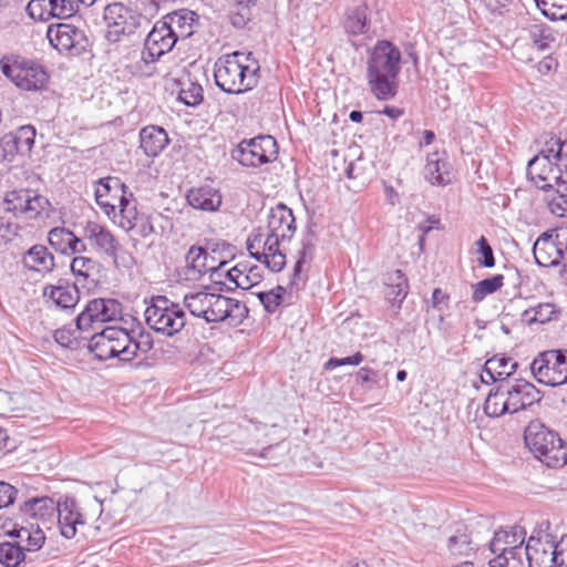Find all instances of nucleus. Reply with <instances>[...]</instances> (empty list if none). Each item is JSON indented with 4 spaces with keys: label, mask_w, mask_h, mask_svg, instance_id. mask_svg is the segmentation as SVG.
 Here are the masks:
<instances>
[{
    "label": "nucleus",
    "mask_w": 567,
    "mask_h": 567,
    "mask_svg": "<svg viewBox=\"0 0 567 567\" xmlns=\"http://www.w3.org/2000/svg\"><path fill=\"white\" fill-rule=\"evenodd\" d=\"M111 331L112 327L103 328L101 331H94L89 339L87 348L99 361L113 359L115 354V348L112 347Z\"/></svg>",
    "instance_id": "nucleus-34"
},
{
    "label": "nucleus",
    "mask_w": 567,
    "mask_h": 567,
    "mask_svg": "<svg viewBox=\"0 0 567 567\" xmlns=\"http://www.w3.org/2000/svg\"><path fill=\"white\" fill-rule=\"evenodd\" d=\"M530 371L538 383L548 386L567 383V350H547L538 353L530 363Z\"/></svg>",
    "instance_id": "nucleus-11"
},
{
    "label": "nucleus",
    "mask_w": 567,
    "mask_h": 567,
    "mask_svg": "<svg viewBox=\"0 0 567 567\" xmlns=\"http://www.w3.org/2000/svg\"><path fill=\"white\" fill-rule=\"evenodd\" d=\"M125 188L126 186L124 184H121L117 178H100L94 192L95 200L102 202L105 199H111L118 202V197L116 195H113L112 190L120 189L123 193Z\"/></svg>",
    "instance_id": "nucleus-48"
},
{
    "label": "nucleus",
    "mask_w": 567,
    "mask_h": 567,
    "mask_svg": "<svg viewBox=\"0 0 567 567\" xmlns=\"http://www.w3.org/2000/svg\"><path fill=\"white\" fill-rule=\"evenodd\" d=\"M161 20L166 22V27L172 29L173 37L178 41L194 34L199 17L189 9H181L165 14Z\"/></svg>",
    "instance_id": "nucleus-23"
},
{
    "label": "nucleus",
    "mask_w": 567,
    "mask_h": 567,
    "mask_svg": "<svg viewBox=\"0 0 567 567\" xmlns=\"http://www.w3.org/2000/svg\"><path fill=\"white\" fill-rule=\"evenodd\" d=\"M86 330H79L76 326L75 329L61 328L54 331L53 338L60 346L69 349H75L78 346V338Z\"/></svg>",
    "instance_id": "nucleus-52"
},
{
    "label": "nucleus",
    "mask_w": 567,
    "mask_h": 567,
    "mask_svg": "<svg viewBox=\"0 0 567 567\" xmlns=\"http://www.w3.org/2000/svg\"><path fill=\"white\" fill-rule=\"evenodd\" d=\"M526 175L538 189L544 192L551 190L554 185L565 184L563 173H558L554 157L544 154V147L528 161Z\"/></svg>",
    "instance_id": "nucleus-16"
},
{
    "label": "nucleus",
    "mask_w": 567,
    "mask_h": 567,
    "mask_svg": "<svg viewBox=\"0 0 567 567\" xmlns=\"http://www.w3.org/2000/svg\"><path fill=\"white\" fill-rule=\"evenodd\" d=\"M176 38L173 37L172 29L166 27V22L161 19L156 21L144 39L143 51L152 60H159L163 55L171 52L176 45Z\"/></svg>",
    "instance_id": "nucleus-19"
},
{
    "label": "nucleus",
    "mask_w": 567,
    "mask_h": 567,
    "mask_svg": "<svg viewBox=\"0 0 567 567\" xmlns=\"http://www.w3.org/2000/svg\"><path fill=\"white\" fill-rule=\"evenodd\" d=\"M296 229V219L292 210L288 206L279 203L269 209L265 246L269 251H277L271 259L274 269L285 268L286 254L280 249V244L290 241Z\"/></svg>",
    "instance_id": "nucleus-6"
},
{
    "label": "nucleus",
    "mask_w": 567,
    "mask_h": 567,
    "mask_svg": "<svg viewBox=\"0 0 567 567\" xmlns=\"http://www.w3.org/2000/svg\"><path fill=\"white\" fill-rule=\"evenodd\" d=\"M144 311L147 326L165 337L181 332L186 324L184 307L164 295H155L146 301Z\"/></svg>",
    "instance_id": "nucleus-7"
},
{
    "label": "nucleus",
    "mask_w": 567,
    "mask_h": 567,
    "mask_svg": "<svg viewBox=\"0 0 567 567\" xmlns=\"http://www.w3.org/2000/svg\"><path fill=\"white\" fill-rule=\"evenodd\" d=\"M81 0H51L50 12L52 18L66 19L79 10Z\"/></svg>",
    "instance_id": "nucleus-50"
},
{
    "label": "nucleus",
    "mask_w": 567,
    "mask_h": 567,
    "mask_svg": "<svg viewBox=\"0 0 567 567\" xmlns=\"http://www.w3.org/2000/svg\"><path fill=\"white\" fill-rule=\"evenodd\" d=\"M19 156H28L34 145L37 131L33 125L27 124L7 134Z\"/></svg>",
    "instance_id": "nucleus-37"
},
{
    "label": "nucleus",
    "mask_w": 567,
    "mask_h": 567,
    "mask_svg": "<svg viewBox=\"0 0 567 567\" xmlns=\"http://www.w3.org/2000/svg\"><path fill=\"white\" fill-rule=\"evenodd\" d=\"M0 68L6 78L24 91H42L49 81L47 69L32 59L14 54L6 55L0 60Z\"/></svg>",
    "instance_id": "nucleus-8"
},
{
    "label": "nucleus",
    "mask_w": 567,
    "mask_h": 567,
    "mask_svg": "<svg viewBox=\"0 0 567 567\" xmlns=\"http://www.w3.org/2000/svg\"><path fill=\"white\" fill-rule=\"evenodd\" d=\"M154 347V340L151 333L148 332H140L138 338L135 339L132 337V343H131V357L132 360L135 359L138 353L146 354L150 352Z\"/></svg>",
    "instance_id": "nucleus-55"
},
{
    "label": "nucleus",
    "mask_w": 567,
    "mask_h": 567,
    "mask_svg": "<svg viewBox=\"0 0 567 567\" xmlns=\"http://www.w3.org/2000/svg\"><path fill=\"white\" fill-rule=\"evenodd\" d=\"M95 268V261L90 257L76 256L71 261V271L75 277L86 279Z\"/></svg>",
    "instance_id": "nucleus-54"
},
{
    "label": "nucleus",
    "mask_w": 567,
    "mask_h": 567,
    "mask_svg": "<svg viewBox=\"0 0 567 567\" xmlns=\"http://www.w3.org/2000/svg\"><path fill=\"white\" fill-rule=\"evenodd\" d=\"M262 280V268L254 265L251 270L244 277H239L238 284H235L236 289L248 290L257 286Z\"/></svg>",
    "instance_id": "nucleus-58"
},
{
    "label": "nucleus",
    "mask_w": 567,
    "mask_h": 567,
    "mask_svg": "<svg viewBox=\"0 0 567 567\" xmlns=\"http://www.w3.org/2000/svg\"><path fill=\"white\" fill-rule=\"evenodd\" d=\"M187 203L195 209L203 212H217L223 203V197L216 187L202 185L193 187L186 193Z\"/></svg>",
    "instance_id": "nucleus-27"
},
{
    "label": "nucleus",
    "mask_w": 567,
    "mask_h": 567,
    "mask_svg": "<svg viewBox=\"0 0 567 567\" xmlns=\"http://www.w3.org/2000/svg\"><path fill=\"white\" fill-rule=\"evenodd\" d=\"M132 197V194H130V198L126 197L125 190L118 196V214L115 223L125 231L133 230L138 225V218L142 215L137 212L136 202Z\"/></svg>",
    "instance_id": "nucleus-36"
},
{
    "label": "nucleus",
    "mask_w": 567,
    "mask_h": 567,
    "mask_svg": "<svg viewBox=\"0 0 567 567\" xmlns=\"http://www.w3.org/2000/svg\"><path fill=\"white\" fill-rule=\"evenodd\" d=\"M259 71V61L252 52L234 51L216 61L214 79L223 92L243 94L257 86Z\"/></svg>",
    "instance_id": "nucleus-3"
},
{
    "label": "nucleus",
    "mask_w": 567,
    "mask_h": 567,
    "mask_svg": "<svg viewBox=\"0 0 567 567\" xmlns=\"http://www.w3.org/2000/svg\"><path fill=\"white\" fill-rule=\"evenodd\" d=\"M254 265L249 260L237 262L234 267L226 269L225 278L231 284H238L239 277H244L251 270Z\"/></svg>",
    "instance_id": "nucleus-60"
},
{
    "label": "nucleus",
    "mask_w": 567,
    "mask_h": 567,
    "mask_svg": "<svg viewBox=\"0 0 567 567\" xmlns=\"http://www.w3.org/2000/svg\"><path fill=\"white\" fill-rule=\"evenodd\" d=\"M231 8L229 22L236 29H243L251 20V9L257 6L259 0H228Z\"/></svg>",
    "instance_id": "nucleus-41"
},
{
    "label": "nucleus",
    "mask_w": 567,
    "mask_h": 567,
    "mask_svg": "<svg viewBox=\"0 0 567 567\" xmlns=\"http://www.w3.org/2000/svg\"><path fill=\"white\" fill-rule=\"evenodd\" d=\"M228 262V259L220 258L217 265L212 264L214 269L207 272L209 274L210 281L220 292H234L236 290L235 285L230 286V282L225 278L226 270L224 268Z\"/></svg>",
    "instance_id": "nucleus-49"
},
{
    "label": "nucleus",
    "mask_w": 567,
    "mask_h": 567,
    "mask_svg": "<svg viewBox=\"0 0 567 567\" xmlns=\"http://www.w3.org/2000/svg\"><path fill=\"white\" fill-rule=\"evenodd\" d=\"M476 246L477 252L482 256L477 260L478 265L484 268H493L495 266V257L488 240L481 236L476 241Z\"/></svg>",
    "instance_id": "nucleus-57"
},
{
    "label": "nucleus",
    "mask_w": 567,
    "mask_h": 567,
    "mask_svg": "<svg viewBox=\"0 0 567 567\" xmlns=\"http://www.w3.org/2000/svg\"><path fill=\"white\" fill-rule=\"evenodd\" d=\"M187 275L193 279L206 275L214 269L209 262V252L199 246H192L186 254Z\"/></svg>",
    "instance_id": "nucleus-35"
},
{
    "label": "nucleus",
    "mask_w": 567,
    "mask_h": 567,
    "mask_svg": "<svg viewBox=\"0 0 567 567\" xmlns=\"http://www.w3.org/2000/svg\"><path fill=\"white\" fill-rule=\"evenodd\" d=\"M22 262L25 268L43 274L51 272L55 266L54 256L43 245L32 246L23 255Z\"/></svg>",
    "instance_id": "nucleus-32"
},
{
    "label": "nucleus",
    "mask_w": 567,
    "mask_h": 567,
    "mask_svg": "<svg viewBox=\"0 0 567 567\" xmlns=\"http://www.w3.org/2000/svg\"><path fill=\"white\" fill-rule=\"evenodd\" d=\"M530 40L538 51L550 50L556 41L555 33L551 28L544 24H535L529 31Z\"/></svg>",
    "instance_id": "nucleus-44"
},
{
    "label": "nucleus",
    "mask_w": 567,
    "mask_h": 567,
    "mask_svg": "<svg viewBox=\"0 0 567 567\" xmlns=\"http://www.w3.org/2000/svg\"><path fill=\"white\" fill-rule=\"evenodd\" d=\"M30 189L12 190L6 196L7 210L12 212L14 215L25 214L24 206H27L30 198Z\"/></svg>",
    "instance_id": "nucleus-51"
},
{
    "label": "nucleus",
    "mask_w": 567,
    "mask_h": 567,
    "mask_svg": "<svg viewBox=\"0 0 567 567\" xmlns=\"http://www.w3.org/2000/svg\"><path fill=\"white\" fill-rule=\"evenodd\" d=\"M51 0H30L27 4L28 14L34 20H47L51 18Z\"/></svg>",
    "instance_id": "nucleus-56"
},
{
    "label": "nucleus",
    "mask_w": 567,
    "mask_h": 567,
    "mask_svg": "<svg viewBox=\"0 0 567 567\" xmlns=\"http://www.w3.org/2000/svg\"><path fill=\"white\" fill-rule=\"evenodd\" d=\"M255 296L258 298L260 303L262 305L265 311L267 313H274L281 306V301L275 293L269 291H258L255 292Z\"/></svg>",
    "instance_id": "nucleus-62"
},
{
    "label": "nucleus",
    "mask_w": 567,
    "mask_h": 567,
    "mask_svg": "<svg viewBox=\"0 0 567 567\" xmlns=\"http://www.w3.org/2000/svg\"><path fill=\"white\" fill-rule=\"evenodd\" d=\"M526 539V532L524 527L522 526H512L508 529H498L494 533V537L491 540V547H494L496 549L497 546L502 542H505L508 546V557L509 560H517L518 563L522 561V555L524 554L523 545Z\"/></svg>",
    "instance_id": "nucleus-26"
},
{
    "label": "nucleus",
    "mask_w": 567,
    "mask_h": 567,
    "mask_svg": "<svg viewBox=\"0 0 567 567\" xmlns=\"http://www.w3.org/2000/svg\"><path fill=\"white\" fill-rule=\"evenodd\" d=\"M556 535L549 532V523H543L533 532L524 547L528 567H558Z\"/></svg>",
    "instance_id": "nucleus-12"
},
{
    "label": "nucleus",
    "mask_w": 567,
    "mask_h": 567,
    "mask_svg": "<svg viewBox=\"0 0 567 567\" xmlns=\"http://www.w3.org/2000/svg\"><path fill=\"white\" fill-rule=\"evenodd\" d=\"M558 312L556 306L551 302H542L524 312L525 319L529 322L545 323L550 321Z\"/></svg>",
    "instance_id": "nucleus-47"
},
{
    "label": "nucleus",
    "mask_w": 567,
    "mask_h": 567,
    "mask_svg": "<svg viewBox=\"0 0 567 567\" xmlns=\"http://www.w3.org/2000/svg\"><path fill=\"white\" fill-rule=\"evenodd\" d=\"M265 236L261 233H252L248 236L246 247L249 256L262 262L271 272H280L282 269H274L271 259L277 251H269L265 246Z\"/></svg>",
    "instance_id": "nucleus-38"
},
{
    "label": "nucleus",
    "mask_w": 567,
    "mask_h": 567,
    "mask_svg": "<svg viewBox=\"0 0 567 567\" xmlns=\"http://www.w3.org/2000/svg\"><path fill=\"white\" fill-rule=\"evenodd\" d=\"M11 539L0 542V566L22 567L29 553L39 551L45 544L47 536L39 526H23L14 523L6 532Z\"/></svg>",
    "instance_id": "nucleus-4"
},
{
    "label": "nucleus",
    "mask_w": 567,
    "mask_h": 567,
    "mask_svg": "<svg viewBox=\"0 0 567 567\" xmlns=\"http://www.w3.org/2000/svg\"><path fill=\"white\" fill-rule=\"evenodd\" d=\"M507 381L498 382L493 386L485 400L484 412L489 417H499L504 414H513L507 400Z\"/></svg>",
    "instance_id": "nucleus-31"
},
{
    "label": "nucleus",
    "mask_w": 567,
    "mask_h": 567,
    "mask_svg": "<svg viewBox=\"0 0 567 567\" xmlns=\"http://www.w3.org/2000/svg\"><path fill=\"white\" fill-rule=\"evenodd\" d=\"M544 154L554 157L558 173L567 174V137L551 136L544 145Z\"/></svg>",
    "instance_id": "nucleus-40"
},
{
    "label": "nucleus",
    "mask_w": 567,
    "mask_h": 567,
    "mask_svg": "<svg viewBox=\"0 0 567 567\" xmlns=\"http://www.w3.org/2000/svg\"><path fill=\"white\" fill-rule=\"evenodd\" d=\"M447 549L454 557H470L475 551V545L466 530L460 529L447 539Z\"/></svg>",
    "instance_id": "nucleus-42"
},
{
    "label": "nucleus",
    "mask_w": 567,
    "mask_h": 567,
    "mask_svg": "<svg viewBox=\"0 0 567 567\" xmlns=\"http://www.w3.org/2000/svg\"><path fill=\"white\" fill-rule=\"evenodd\" d=\"M363 354L359 351L353 353L352 355L344 358L332 357L326 362L324 368L327 370H333L342 365H359L363 361Z\"/></svg>",
    "instance_id": "nucleus-59"
},
{
    "label": "nucleus",
    "mask_w": 567,
    "mask_h": 567,
    "mask_svg": "<svg viewBox=\"0 0 567 567\" xmlns=\"http://www.w3.org/2000/svg\"><path fill=\"white\" fill-rule=\"evenodd\" d=\"M384 285L385 299L393 307L400 309L409 293V281L405 274L400 269L389 272L385 277Z\"/></svg>",
    "instance_id": "nucleus-30"
},
{
    "label": "nucleus",
    "mask_w": 567,
    "mask_h": 567,
    "mask_svg": "<svg viewBox=\"0 0 567 567\" xmlns=\"http://www.w3.org/2000/svg\"><path fill=\"white\" fill-rule=\"evenodd\" d=\"M49 205L50 203L47 197L31 190L29 202L24 206L25 215L29 218H37L42 212L47 210Z\"/></svg>",
    "instance_id": "nucleus-53"
},
{
    "label": "nucleus",
    "mask_w": 567,
    "mask_h": 567,
    "mask_svg": "<svg viewBox=\"0 0 567 567\" xmlns=\"http://www.w3.org/2000/svg\"><path fill=\"white\" fill-rule=\"evenodd\" d=\"M18 491L11 484L0 481V508L12 505L17 498Z\"/></svg>",
    "instance_id": "nucleus-63"
},
{
    "label": "nucleus",
    "mask_w": 567,
    "mask_h": 567,
    "mask_svg": "<svg viewBox=\"0 0 567 567\" xmlns=\"http://www.w3.org/2000/svg\"><path fill=\"white\" fill-rule=\"evenodd\" d=\"M56 506H59V509L55 516H58L61 536L72 539L76 535V526L85 523L83 515L80 513L74 498L65 497L63 502L56 503Z\"/></svg>",
    "instance_id": "nucleus-22"
},
{
    "label": "nucleus",
    "mask_w": 567,
    "mask_h": 567,
    "mask_svg": "<svg viewBox=\"0 0 567 567\" xmlns=\"http://www.w3.org/2000/svg\"><path fill=\"white\" fill-rule=\"evenodd\" d=\"M424 178L434 186H445L451 183L450 163L446 154L440 152L430 153L423 169Z\"/></svg>",
    "instance_id": "nucleus-29"
},
{
    "label": "nucleus",
    "mask_w": 567,
    "mask_h": 567,
    "mask_svg": "<svg viewBox=\"0 0 567 567\" xmlns=\"http://www.w3.org/2000/svg\"><path fill=\"white\" fill-rule=\"evenodd\" d=\"M47 38L50 44L60 53L73 56L82 54L90 47V40L84 30L71 23L50 25Z\"/></svg>",
    "instance_id": "nucleus-14"
},
{
    "label": "nucleus",
    "mask_w": 567,
    "mask_h": 567,
    "mask_svg": "<svg viewBox=\"0 0 567 567\" xmlns=\"http://www.w3.org/2000/svg\"><path fill=\"white\" fill-rule=\"evenodd\" d=\"M122 316V305L112 298H95L90 300L75 318L79 330L95 331L101 324L114 321Z\"/></svg>",
    "instance_id": "nucleus-13"
},
{
    "label": "nucleus",
    "mask_w": 567,
    "mask_h": 567,
    "mask_svg": "<svg viewBox=\"0 0 567 567\" xmlns=\"http://www.w3.org/2000/svg\"><path fill=\"white\" fill-rule=\"evenodd\" d=\"M518 363L502 354L488 359L481 373L480 379L484 384L505 382L516 371Z\"/></svg>",
    "instance_id": "nucleus-24"
},
{
    "label": "nucleus",
    "mask_w": 567,
    "mask_h": 567,
    "mask_svg": "<svg viewBox=\"0 0 567 567\" xmlns=\"http://www.w3.org/2000/svg\"><path fill=\"white\" fill-rule=\"evenodd\" d=\"M140 148L151 158L157 157L169 144V137L164 127L146 125L140 130Z\"/></svg>",
    "instance_id": "nucleus-25"
},
{
    "label": "nucleus",
    "mask_w": 567,
    "mask_h": 567,
    "mask_svg": "<svg viewBox=\"0 0 567 567\" xmlns=\"http://www.w3.org/2000/svg\"><path fill=\"white\" fill-rule=\"evenodd\" d=\"M365 3L348 7L341 19L344 33L349 37L364 35L370 31L371 21Z\"/></svg>",
    "instance_id": "nucleus-28"
},
{
    "label": "nucleus",
    "mask_w": 567,
    "mask_h": 567,
    "mask_svg": "<svg viewBox=\"0 0 567 567\" xmlns=\"http://www.w3.org/2000/svg\"><path fill=\"white\" fill-rule=\"evenodd\" d=\"M103 19L106 24L105 38L111 43L120 42L124 37L133 35L148 20L137 11L113 2L104 8Z\"/></svg>",
    "instance_id": "nucleus-10"
},
{
    "label": "nucleus",
    "mask_w": 567,
    "mask_h": 567,
    "mask_svg": "<svg viewBox=\"0 0 567 567\" xmlns=\"http://www.w3.org/2000/svg\"><path fill=\"white\" fill-rule=\"evenodd\" d=\"M44 296L60 309H73L80 300V292L75 284L60 282L58 286L45 288Z\"/></svg>",
    "instance_id": "nucleus-33"
},
{
    "label": "nucleus",
    "mask_w": 567,
    "mask_h": 567,
    "mask_svg": "<svg viewBox=\"0 0 567 567\" xmlns=\"http://www.w3.org/2000/svg\"><path fill=\"white\" fill-rule=\"evenodd\" d=\"M59 506L49 496H35L25 499L20 505V516L23 526H40L53 522Z\"/></svg>",
    "instance_id": "nucleus-18"
},
{
    "label": "nucleus",
    "mask_w": 567,
    "mask_h": 567,
    "mask_svg": "<svg viewBox=\"0 0 567 567\" xmlns=\"http://www.w3.org/2000/svg\"><path fill=\"white\" fill-rule=\"evenodd\" d=\"M48 241L56 252L65 256L82 254L87 250L83 239L65 227L50 229Z\"/></svg>",
    "instance_id": "nucleus-21"
},
{
    "label": "nucleus",
    "mask_w": 567,
    "mask_h": 567,
    "mask_svg": "<svg viewBox=\"0 0 567 567\" xmlns=\"http://www.w3.org/2000/svg\"><path fill=\"white\" fill-rule=\"evenodd\" d=\"M504 285V276L501 274L485 278L474 285L472 299L474 302L482 301L486 296L499 290Z\"/></svg>",
    "instance_id": "nucleus-43"
},
{
    "label": "nucleus",
    "mask_w": 567,
    "mask_h": 567,
    "mask_svg": "<svg viewBox=\"0 0 567 567\" xmlns=\"http://www.w3.org/2000/svg\"><path fill=\"white\" fill-rule=\"evenodd\" d=\"M91 245V247L109 258H111L115 266H117V258L122 251V245L113 235V233L102 224L89 220L82 226V237Z\"/></svg>",
    "instance_id": "nucleus-17"
},
{
    "label": "nucleus",
    "mask_w": 567,
    "mask_h": 567,
    "mask_svg": "<svg viewBox=\"0 0 567 567\" xmlns=\"http://www.w3.org/2000/svg\"><path fill=\"white\" fill-rule=\"evenodd\" d=\"M567 249V230L548 229L539 235L533 246L535 261L540 267H556Z\"/></svg>",
    "instance_id": "nucleus-15"
},
{
    "label": "nucleus",
    "mask_w": 567,
    "mask_h": 567,
    "mask_svg": "<svg viewBox=\"0 0 567 567\" xmlns=\"http://www.w3.org/2000/svg\"><path fill=\"white\" fill-rule=\"evenodd\" d=\"M181 90L178 92V101L186 106L195 107L198 106L204 100V90L200 84L192 82L181 83Z\"/></svg>",
    "instance_id": "nucleus-45"
},
{
    "label": "nucleus",
    "mask_w": 567,
    "mask_h": 567,
    "mask_svg": "<svg viewBox=\"0 0 567 567\" xmlns=\"http://www.w3.org/2000/svg\"><path fill=\"white\" fill-rule=\"evenodd\" d=\"M183 303L192 316L203 319L206 323L238 327L249 316V309L244 302L226 297L220 291L214 292L208 286L186 293Z\"/></svg>",
    "instance_id": "nucleus-2"
},
{
    "label": "nucleus",
    "mask_w": 567,
    "mask_h": 567,
    "mask_svg": "<svg viewBox=\"0 0 567 567\" xmlns=\"http://www.w3.org/2000/svg\"><path fill=\"white\" fill-rule=\"evenodd\" d=\"M402 62L401 50L390 40H378L368 50L365 79L370 93L378 101L396 96Z\"/></svg>",
    "instance_id": "nucleus-1"
},
{
    "label": "nucleus",
    "mask_w": 567,
    "mask_h": 567,
    "mask_svg": "<svg viewBox=\"0 0 567 567\" xmlns=\"http://www.w3.org/2000/svg\"><path fill=\"white\" fill-rule=\"evenodd\" d=\"M158 60H152L146 56L145 51L142 50L141 52V59L137 61L134 65L135 74H138L140 76H146L150 78L155 74L156 72V65L155 63Z\"/></svg>",
    "instance_id": "nucleus-61"
},
{
    "label": "nucleus",
    "mask_w": 567,
    "mask_h": 567,
    "mask_svg": "<svg viewBox=\"0 0 567 567\" xmlns=\"http://www.w3.org/2000/svg\"><path fill=\"white\" fill-rule=\"evenodd\" d=\"M506 393L513 414L538 403L543 398V393L524 379H517L514 382L507 381Z\"/></svg>",
    "instance_id": "nucleus-20"
},
{
    "label": "nucleus",
    "mask_w": 567,
    "mask_h": 567,
    "mask_svg": "<svg viewBox=\"0 0 567 567\" xmlns=\"http://www.w3.org/2000/svg\"><path fill=\"white\" fill-rule=\"evenodd\" d=\"M19 155L14 153V147L11 144L7 134L0 138V162L12 163Z\"/></svg>",
    "instance_id": "nucleus-64"
},
{
    "label": "nucleus",
    "mask_w": 567,
    "mask_h": 567,
    "mask_svg": "<svg viewBox=\"0 0 567 567\" xmlns=\"http://www.w3.org/2000/svg\"><path fill=\"white\" fill-rule=\"evenodd\" d=\"M535 3L553 21L567 19V0H535Z\"/></svg>",
    "instance_id": "nucleus-46"
},
{
    "label": "nucleus",
    "mask_w": 567,
    "mask_h": 567,
    "mask_svg": "<svg viewBox=\"0 0 567 567\" xmlns=\"http://www.w3.org/2000/svg\"><path fill=\"white\" fill-rule=\"evenodd\" d=\"M230 158L240 166L257 168L277 159L278 144L271 135L244 138L230 150Z\"/></svg>",
    "instance_id": "nucleus-9"
},
{
    "label": "nucleus",
    "mask_w": 567,
    "mask_h": 567,
    "mask_svg": "<svg viewBox=\"0 0 567 567\" xmlns=\"http://www.w3.org/2000/svg\"><path fill=\"white\" fill-rule=\"evenodd\" d=\"M111 334L112 347L115 348V354L113 359H117L120 362L124 363L131 362L132 336L125 329L120 327H112Z\"/></svg>",
    "instance_id": "nucleus-39"
},
{
    "label": "nucleus",
    "mask_w": 567,
    "mask_h": 567,
    "mask_svg": "<svg viewBox=\"0 0 567 567\" xmlns=\"http://www.w3.org/2000/svg\"><path fill=\"white\" fill-rule=\"evenodd\" d=\"M525 444L548 467L567 464V447L559 435L539 422H530L524 434Z\"/></svg>",
    "instance_id": "nucleus-5"
}]
</instances>
